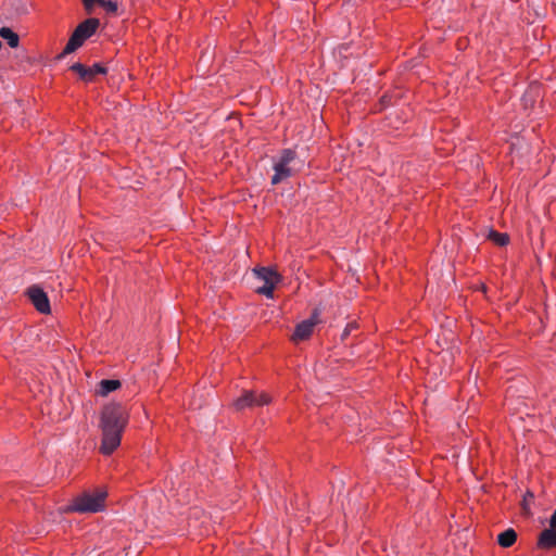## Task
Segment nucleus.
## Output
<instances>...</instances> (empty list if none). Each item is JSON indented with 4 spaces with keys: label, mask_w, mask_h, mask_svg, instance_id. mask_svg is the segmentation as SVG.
Segmentation results:
<instances>
[{
    "label": "nucleus",
    "mask_w": 556,
    "mask_h": 556,
    "mask_svg": "<svg viewBox=\"0 0 556 556\" xmlns=\"http://www.w3.org/2000/svg\"><path fill=\"white\" fill-rule=\"evenodd\" d=\"M548 525H549V527H548V528H556V510H555V511H554V514L551 516L549 521H548Z\"/></svg>",
    "instance_id": "obj_19"
},
{
    "label": "nucleus",
    "mask_w": 556,
    "mask_h": 556,
    "mask_svg": "<svg viewBox=\"0 0 556 556\" xmlns=\"http://www.w3.org/2000/svg\"><path fill=\"white\" fill-rule=\"evenodd\" d=\"M305 165V161L301 159L292 149H283L274 161L271 184L278 185L283 180L294 176Z\"/></svg>",
    "instance_id": "obj_2"
},
{
    "label": "nucleus",
    "mask_w": 556,
    "mask_h": 556,
    "mask_svg": "<svg viewBox=\"0 0 556 556\" xmlns=\"http://www.w3.org/2000/svg\"><path fill=\"white\" fill-rule=\"evenodd\" d=\"M0 37L8 41V45L11 48H15L18 46V36L13 30L8 27H3L0 29Z\"/></svg>",
    "instance_id": "obj_14"
},
{
    "label": "nucleus",
    "mask_w": 556,
    "mask_h": 556,
    "mask_svg": "<svg viewBox=\"0 0 556 556\" xmlns=\"http://www.w3.org/2000/svg\"><path fill=\"white\" fill-rule=\"evenodd\" d=\"M98 4L106 10L108 13L115 14L117 12V3L111 0H98Z\"/></svg>",
    "instance_id": "obj_16"
},
{
    "label": "nucleus",
    "mask_w": 556,
    "mask_h": 556,
    "mask_svg": "<svg viewBox=\"0 0 556 556\" xmlns=\"http://www.w3.org/2000/svg\"><path fill=\"white\" fill-rule=\"evenodd\" d=\"M127 424V415L119 404L104 406L101 414L100 427L102 430V442L100 451L110 455L121 444L122 433Z\"/></svg>",
    "instance_id": "obj_1"
},
{
    "label": "nucleus",
    "mask_w": 556,
    "mask_h": 556,
    "mask_svg": "<svg viewBox=\"0 0 556 556\" xmlns=\"http://www.w3.org/2000/svg\"><path fill=\"white\" fill-rule=\"evenodd\" d=\"M355 328H356V325H355V324H353V323H352V324H349V325L344 328V330H343V332H342V334H341L342 340H344V339H345V338L351 333V331H352L353 329H355Z\"/></svg>",
    "instance_id": "obj_18"
},
{
    "label": "nucleus",
    "mask_w": 556,
    "mask_h": 556,
    "mask_svg": "<svg viewBox=\"0 0 556 556\" xmlns=\"http://www.w3.org/2000/svg\"><path fill=\"white\" fill-rule=\"evenodd\" d=\"M87 9L93 7V4H98V0H81Z\"/></svg>",
    "instance_id": "obj_20"
},
{
    "label": "nucleus",
    "mask_w": 556,
    "mask_h": 556,
    "mask_svg": "<svg viewBox=\"0 0 556 556\" xmlns=\"http://www.w3.org/2000/svg\"><path fill=\"white\" fill-rule=\"evenodd\" d=\"M99 20L97 18H88L80 23L76 28L75 33H78V35L83 38V40H86L90 38L99 27Z\"/></svg>",
    "instance_id": "obj_10"
},
{
    "label": "nucleus",
    "mask_w": 556,
    "mask_h": 556,
    "mask_svg": "<svg viewBox=\"0 0 556 556\" xmlns=\"http://www.w3.org/2000/svg\"><path fill=\"white\" fill-rule=\"evenodd\" d=\"M532 498H533V493L528 491L523 497V503H522V506H523V509L526 513H529V501Z\"/></svg>",
    "instance_id": "obj_17"
},
{
    "label": "nucleus",
    "mask_w": 556,
    "mask_h": 556,
    "mask_svg": "<svg viewBox=\"0 0 556 556\" xmlns=\"http://www.w3.org/2000/svg\"><path fill=\"white\" fill-rule=\"evenodd\" d=\"M538 547L543 549L556 547V528H547L540 533Z\"/></svg>",
    "instance_id": "obj_9"
},
{
    "label": "nucleus",
    "mask_w": 556,
    "mask_h": 556,
    "mask_svg": "<svg viewBox=\"0 0 556 556\" xmlns=\"http://www.w3.org/2000/svg\"><path fill=\"white\" fill-rule=\"evenodd\" d=\"M253 274L264 282L263 286L256 289V292L267 298H273L274 289L280 281V275L269 267L254 268Z\"/></svg>",
    "instance_id": "obj_4"
},
{
    "label": "nucleus",
    "mask_w": 556,
    "mask_h": 556,
    "mask_svg": "<svg viewBox=\"0 0 556 556\" xmlns=\"http://www.w3.org/2000/svg\"><path fill=\"white\" fill-rule=\"evenodd\" d=\"M318 321V313L315 311L308 319L303 320L295 327L292 340L296 342L308 339Z\"/></svg>",
    "instance_id": "obj_8"
},
{
    "label": "nucleus",
    "mask_w": 556,
    "mask_h": 556,
    "mask_svg": "<svg viewBox=\"0 0 556 556\" xmlns=\"http://www.w3.org/2000/svg\"><path fill=\"white\" fill-rule=\"evenodd\" d=\"M27 294L33 303V305L36 307L38 312L41 314H49L50 313V302L46 294V292L37 287L33 286L28 288Z\"/></svg>",
    "instance_id": "obj_6"
},
{
    "label": "nucleus",
    "mask_w": 556,
    "mask_h": 556,
    "mask_svg": "<svg viewBox=\"0 0 556 556\" xmlns=\"http://www.w3.org/2000/svg\"><path fill=\"white\" fill-rule=\"evenodd\" d=\"M517 540V533L514 529L509 528L497 536V543L502 547H510Z\"/></svg>",
    "instance_id": "obj_12"
},
{
    "label": "nucleus",
    "mask_w": 556,
    "mask_h": 556,
    "mask_svg": "<svg viewBox=\"0 0 556 556\" xmlns=\"http://www.w3.org/2000/svg\"><path fill=\"white\" fill-rule=\"evenodd\" d=\"M70 70L76 73L80 79L87 83L92 81L94 76L98 74H106V68L100 64H93L91 67H87L81 63H74Z\"/></svg>",
    "instance_id": "obj_7"
},
{
    "label": "nucleus",
    "mask_w": 556,
    "mask_h": 556,
    "mask_svg": "<svg viewBox=\"0 0 556 556\" xmlns=\"http://www.w3.org/2000/svg\"><path fill=\"white\" fill-rule=\"evenodd\" d=\"M488 238L500 247L506 245L509 241L507 233L497 232L495 230H490Z\"/></svg>",
    "instance_id": "obj_15"
},
{
    "label": "nucleus",
    "mask_w": 556,
    "mask_h": 556,
    "mask_svg": "<svg viewBox=\"0 0 556 556\" xmlns=\"http://www.w3.org/2000/svg\"><path fill=\"white\" fill-rule=\"evenodd\" d=\"M84 41L85 40H83V38L78 35V33L73 31L64 50L62 51V53H60L58 55V59L61 60V59L65 58V55L73 53L74 51H76L78 48H80L83 46Z\"/></svg>",
    "instance_id": "obj_11"
},
{
    "label": "nucleus",
    "mask_w": 556,
    "mask_h": 556,
    "mask_svg": "<svg viewBox=\"0 0 556 556\" xmlns=\"http://www.w3.org/2000/svg\"><path fill=\"white\" fill-rule=\"evenodd\" d=\"M270 403V396L266 393L256 394L252 391H244V393L233 402L237 410H242L247 407L262 406Z\"/></svg>",
    "instance_id": "obj_5"
},
{
    "label": "nucleus",
    "mask_w": 556,
    "mask_h": 556,
    "mask_svg": "<svg viewBox=\"0 0 556 556\" xmlns=\"http://www.w3.org/2000/svg\"><path fill=\"white\" fill-rule=\"evenodd\" d=\"M105 497L106 493L104 491L85 492L73 500L68 510L81 514L98 513L104 508Z\"/></svg>",
    "instance_id": "obj_3"
},
{
    "label": "nucleus",
    "mask_w": 556,
    "mask_h": 556,
    "mask_svg": "<svg viewBox=\"0 0 556 556\" xmlns=\"http://www.w3.org/2000/svg\"><path fill=\"white\" fill-rule=\"evenodd\" d=\"M119 387H121L119 380L104 379V380H101L99 383L98 393L102 396H106L109 393L117 390Z\"/></svg>",
    "instance_id": "obj_13"
}]
</instances>
